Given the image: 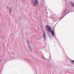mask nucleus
<instances>
[{"mask_svg": "<svg viewBox=\"0 0 74 74\" xmlns=\"http://www.w3.org/2000/svg\"><path fill=\"white\" fill-rule=\"evenodd\" d=\"M31 1L33 3L34 6H35L38 5V0H31Z\"/></svg>", "mask_w": 74, "mask_h": 74, "instance_id": "obj_2", "label": "nucleus"}, {"mask_svg": "<svg viewBox=\"0 0 74 74\" xmlns=\"http://www.w3.org/2000/svg\"><path fill=\"white\" fill-rule=\"evenodd\" d=\"M28 47H29V50H30V51H32V49L31 48V47H30V46L29 45V41H28Z\"/></svg>", "mask_w": 74, "mask_h": 74, "instance_id": "obj_4", "label": "nucleus"}, {"mask_svg": "<svg viewBox=\"0 0 74 74\" xmlns=\"http://www.w3.org/2000/svg\"><path fill=\"white\" fill-rule=\"evenodd\" d=\"M71 64H74V60H71Z\"/></svg>", "mask_w": 74, "mask_h": 74, "instance_id": "obj_5", "label": "nucleus"}, {"mask_svg": "<svg viewBox=\"0 0 74 74\" xmlns=\"http://www.w3.org/2000/svg\"><path fill=\"white\" fill-rule=\"evenodd\" d=\"M50 55H51V54H50Z\"/></svg>", "mask_w": 74, "mask_h": 74, "instance_id": "obj_10", "label": "nucleus"}, {"mask_svg": "<svg viewBox=\"0 0 74 74\" xmlns=\"http://www.w3.org/2000/svg\"><path fill=\"white\" fill-rule=\"evenodd\" d=\"M63 14H66V10L65 11V12L63 13Z\"/></svg>", "mask_w": 74, "mask_h": 74, "instance_id": "obj_9", "label": "nucleus"}, {"mask_svg": "<svg viewBox=\"0 0 74 74\" xmlns=\"http://www.w3.org/2000/svg\"><path fill=\"white\" fill-rule=\"evenodd\" d=\"M43 32V38H44V40H46V35H45V32Z\"/></svg>", "mask_w": 74, "mask_h": 74, "instance_id": "obj_3", "label": "nucleus"}, {"mask_svg": "<svg viewBox=\"0 0 74 74\" xmlns=\"http://www.w3.org/2000/svg\"><path fill=\"white\" fill-rule=\"evenodd\" d=\"M71 5H72V7H74V4L71 3Z\"/></svg>", "mask_w": 74, "mask_h": 74, "instance_id": "obj_8", "label": "nucleus"}, {"mask_svg": "<svg viewBox=\"0 0 74 74\" xmlns=\"http://www.w3.org/2000/svg\"><path fill=\"white\" fill-rule=\"evenodd\" d=\"M46 29L47 34H49V33H50V32H51V35H52L53 36H54L55 35L54 30H51L50 26L48 25H46Z\"/></svg>", "mask_w": 74, "mask_h": 74, "instance_id": "obj_1", "label": "nucleus"}, {"mask_svg": "<svg viewBox=\"0 0 74 74\" xmlns=\"http://www.w3.org/2000/svg\"><path fill=\"white\" fill-rule=\"evenodd\" d=\"M40 4L41 7H43V6H44V5H42V3H40Z\"/></svg>", "mask_w": 74, "mask_h": 74, "instance_id": "obj_7", "label": "nucleus"}, {"mask_svg": "<svg viewBox=\"0 0 74 74\" xmlns=\"http://www.w3.org/2000/svg\"><path fill=\"white\" fill-rule=\"evenodd\" d=\"M7 7H8V6H7Z\"/></svg>", "mask_w": 74, "mask_h": 74, "instance_id": "obj_11", "label": "nucleus"}, {"mask_svg": "<svg viewBox=\"0 0 74 74\" xmlns=\"http://www.w3.org/2000/svg\"><path fill=\"white\" fill-rule=\"evenodd\" d=\"M9 10V12L10 13H11V8H10Z\"/></svg>", "mask_w": 74, "mask_h": 74, "instance_id": "obj_6", "label": "nucleus"}]
</instances>
